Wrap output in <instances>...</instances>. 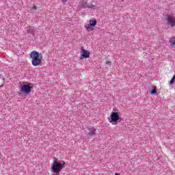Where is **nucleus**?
Returning <instances> with one entry per match:
<instances>
[{
    "label": "nucleus",
    "mask_w": 175,
    "mask_h": 175,
    "mask_svg": "<svg viewBox=\"0 0 175 175\" xmlns=\"http://www.w3.org/2000/svg\"><path fill=\"white\" fill-rule=\"evenodd\" d=\"M110 117L111 120L109 122H118V120H120V115L118 114V112H111Z\"/></svg>",
    "instance_id": "5"
},
{
    "label": "nucleus",
    "mask_w": 175,
    "mask_h": 175,
    "mask_svg": "<svg viewBox=\"0 0 175 175\" xmlns=\"http://www.w3.org/2000/svg\"><path fill=\"white\" fill-rule=\"evenodd\" d=\"M66 1H68V0H62L63 3H65V2H66Z\"/></svg>",
    "instance_id": "17"
},
{
    "label": "nucleus",
    "mask_w": 175,
    "mask_h": 175,
    "mask_svg": "<svg viewBox=\"0 0 175 175\" xmlns=\"http://www.w3.org/2000/svg\"><path fill=\"white\" fill-rule=\"evenodd\" d=\"M149 94L151 95H155V94H157V86H154L152 91L149 92Z\"/></svg>",
    "instance_id": "9"
},
{
    "label": "nucleus",
    "mask_w": 175,
    "mask_h": 175,
    "mask_svg": "<svg viewBox=\"0 0 175 175\" xmlns=\"http://www.w3.org/2000/svg\"><path fill=\"white\" fill-rule=\"evenodd\" d=\"M82 6L83 8H87L88 5H87V0H83V3H82Z\"/></svg>",
    "instance_id": "13"
},
{
    "label": "nucleus",
    "mask_w": 175,
    "mask_h": 175,
    "mask_svg": "<svg viewBox=\"0 0 175 175\" xmlns=\"http://www.w3.org/2000/svg\"><path fill=\"white\" fill-rule=\"evenodd\" d=\"M106 65H108L109 66H110V65H111V62L110 60H107L105 62Z\"/></svg>",
    "instance_id": "14"
},
{
    "label": "nucleus",
    "mask_w": 175,
    "mask_h": 175,
    "mask_svg": "<svg viewBox=\"0 0 175 175\" xmlns=\"http://www.w3.org/2000/svg\"><path fill=\"white\" fill-rule=\"evenodd\" d=\"M30 58L31 59V64L33 66H39L42 64V60L43 59V55L39 53L36 51H33L30 53Z\"/></svg>",
    "instance_id": "1"
},
{
    "label": "nucleus",
    "mask_w": 175,
    "mask_h": 175,
    "mask_svg": "<svg viewBox=\"0 0 175 175\" xmlns=\"http://www.w3.org/2000/svg\"><path fill=\"white\" fill-rule=\"evenodd\" d=\"M167 28H174V27H175V16L169 15L167 17Z\"/></svg>",
    "instance_id": "4"
},
{
    "label": "nucleus",
    "mask_w": 175,
    "mask_h": 175,
    "mask_svg": "<svg viewBox=\"0 0 175 175\" xmlns=\"http://www.w3.org/2000/svg\"><path fill=\"white\" fill-rule=\"evenodd\" d=\"M2 158H3V155L0 152V159H2Z\"/></svg>",
    "instance_id": "16"
},
{
    "label": "nucleus",
    "mask_w": 175,
    "mask_h": 175,
    "mask_svg": "<svg viewBox=\"0 0 175 175\" xmlns=\"http://www.w3.org/2000/svg\"><path fill=\"white\" fill-rule=\"evenodd\" d=\"M31 10H36V5H31Z\"/></svg>",
    "instance_id": "15"
},
{
    "label": "nucleus",
    "mask_w": 175,
    "mask_h": 175,
    "mask_svg": "<svg viewBox=\"0 0 175 175\" xmlns=\"http://www.w3.org/2000/svg\"><path fill=\"white\" fill-rule=\"evenodd\" d=\"M65 167V162L62 163H58L57 161H54L52 164L51 170L56 175L59 174L61 170Z\"/></svg>",
    "instance_id": "2"
},
{
    "label": "nucleus",
    "mask_w": 175,
    "mask_h": 175,
    "mask_svg": "<svg viewBox=\"0 0 175 175\" xmlns=\"http://www.w3.org/2000/svg\"><path fill=\"white\" fill-rule=\"evenodd\" d=\"M86 29L90 31H94V27L91 26L90 24H88L85 25Z\"/></svg>",
    "instance_id": "10"
},
{
    "label": "nucleus",
    "mask_w": 175,
    "mask_h": 175,
    "mask_svg": "<svg viewBox=\"0 0 175 175\" xmlns=\"http://www.w3.org/2000/svg\"><path fill=\"white\" fill-rule=\"evenodd\" d=\"M170 42L171 43V46H172V47H175V37H172L170 39Z\"/></svg>",
    "instance_id": "8"
},
{
    "label": "nucleus",
    "mask_w": 175,
    "mask_h": 175,
    "mask_svg": "<svg viewBox=\"0 0 175 175\" xmlns=\"http://www.w3.org/2000/svg\"><path fill=\"white\" fill-rule=\"evenodd\" d=\"M30 28H31V29H33V27H30Z\"/></svg>",
    "instance_id": "19"
},
{
    "label": "nucleus",
    "mask_w": 175,
    "mask_h": 175,
    "mask_svg": "<svg viewBox=\"0 0 175 175\" xmlns=\"http://www.w3.org/2000/svg\"><path fill=\"white\" fill-rule=\"evenodd\" d=\"M32 88H33V85L32 83H28L26 82L25 84L21 85V92L23 94H29L31 91H32Z\"/></svg>",
    "instance_id": "3"
},
{
    "label": "nucleus",
    "mask_w": 175,
    "mask_h": 175,
    "mask_svg": "<svg viewBox=\"0 0 175 175\" xmlns=\"http://www.w3.org/2000/svg\"><path fill=\"white\" fill-rule=\"evenodd\" d=\"M81 58H90V51L84 49L83 47L81 49Z\"/></svg>",
    "instance_id": "6"
},
{
    "label": "nucleus",
    "mask_w": 175,
    "mask_h": 175,
    "mask_svg": "<svg viewBox=\"0 0 175 175\" xmlns=\"http://www.w3.org/2000/svg\"><path fill=\"white\" fill-rule=\"evenodd\" d=\"M96 130L95 129H92V130L90 131L89 135L90 136H94L96 135Z\"/></svg>",
    "instance_id": "11"
},
{
    "label": "nucleus",
    "mask_w": 175,
    "mask_h": 175,
    "mask_svg": "<svg viewBox=\"0 0 175 175\" xmlns=\"http://www.w3.org/2000/svg\"><path fill=\"white\" fill-rule=\"evenodd\" d=\"M33 32V31H31V33Z\"/></svg>",
    "instance_id": "20"
},
{
    "label": "nucleus",
    "mask_w": 175,
    "mask_h": 175,
    "mask_svg": "<svg viewBox=\"0 0 175 175\" xmlns=\"http://www.w3.org/2000/svg\"><path fill=\"white\" fill-rule=\"evenodd\" d=\"M97 23L98 22L96 21V20H94V21L90 20L89 21V25H90L91 27H95V25H96Z\"/></svg>",
    "instance_id": "7"
},
{
    "label": "nucleus",
    "mask_w": 175,
    "mask_h": 175,
    "mask_svg": "<svg viewBox=\"0 0 175 175\" xmlns=\"http://www.w3.org/2000/svg\"><path fill=\"white\" fill-rule=\"evenodd\" d=\"M1 87H3V83H2L1 85H0V88Z\"/></svg>",
    "instance_id": "18"
},
{
    "label": "nucleus",
    "mask_w": 175,
    "mask_h": 175,
    "mask_svg": "<svg viewBox=\"0 0 175 175\" xmlns=\"http://www.w3.org/2000/svg\"><path fill=\"white\" fill-rule=\"evenodd\" d=\"M174 81H175V75H174L172 78V79L170 80L169 84L170 85H172V84H174Z\"/></svg>",
    "instance_id": "12"
}]
</instances>
